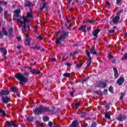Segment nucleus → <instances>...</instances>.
Returning a JSON list of instances; mask_svg holds the SVG:
<instances>
[{
    "mask_svg": "<svg viewBox=\"0 0 127 127\" xmlns=\"http://www.w3.org/2000/svg\"><path fill=\"white\" fill-rule=\"evenodd\" d=\"M33 18V15L31 14L30 12H28L27 14V15L26 17H23L22 18L24 21V25H23V28L24 31H25L26 30V23L28 24L29 23V20L27 18Z\"/></svg>",
    "mask_w": 127,
    "mask_h": 127,
    "instance_id": "nucleus-4",
    "label": "nucleus"
},
{
    "mask_svg": "<svg viewBox=\"0 0 127 127\" xmlns=\"http://www.w3.org/2000/svg\"><path fill=\"white\" fill-rule=\"evenodd\" d=\"M117 84L119 86H122L124 83H125V78L123 77H120L117 81Z\"/></svg>",
    "mask_w": 127,
    "mask_h": 127,
    "instance_id": "nucleus-9",
    "label": "nucleus"
},
{
    "mask_svg": "<svg viewBox=\"0 0 127 127\" xmlns=\"http://www.w3.org/2000/svg\"><path fill=\"white\" fill-rule=\"evenodd\" d=\"M27 24H28V23L26 24V27H27V28L28 29V30H29L30 29V26H29V25H27Z\"/></svg>",
    "mask_w": 127,
    "mask_h": 127,
    "instance_id": "nucleus-53",
    "label": "nucleus"
},
{
    "mask_svg": "<svg viewBox=\"0 0 127 127\" xmlns=\"http://www.w3.org/2000/svg\"><path fill=\"white\" fill-rule=\"evenodd\" d=\"M20 48H22V46L19 45V46H17V49H20Z\"/></svg>",
    "mask_w": 127,
    "mask_h": 127,
    "instance_id": "nucleus-61",
    "label": "nucleus"
},
{
    "mask_svg": "<svg viewBox=\"0 0 127 127\" xmlns=\"http://www.w3.org/2000/svg\"><path fill=\"white\" fill-rule=\"evenodd\" d=\"M28 122H33V118L31 117H29L27 118Z\"/></svg>",
    "mask_w": 127,
    "mask_h": 127,
    "instance_id": "nucleus-43",
    "label": "nucleus"
},
{
    "mask_svg": "<svg viewBox=\"0 0 127 127\" xmlns=\"http://www.w3.org/2000/svg\"><path fill=\"white\" fill-rule=\"evenodd\" d=\"M46 6H47V2L46 1H44L43 3V6H40V10H42L44 9V8H46Z\"/></svg>",
    "mask_w": 127,
    "mask_h": 127,
    "instance_id": "nucleus-21",
    "label": "nucleus"
},
{
    "mask_svg": "<svg viewBox=\"0 0 127 127\" xmlns=\"http://www.w3.org/2000/svg\"><path fill=\"white\" fill-rule=\"evenodd\" d=\"M86 27H87L86 25L81 26L78 28V30H79V31H83L84 33H86V32H87V30H86Z\"/></svg>",
    "mask_w": 127,
    "mask_h": 127,
    "instance_id": "nucleus-16",
    "label": "nucleus"
},
{
    "mask_svg": "<svg viewBox=\"0 0 127 127\" xmlns=\"http://www.w3.org/2000/svg\"><path fill=\"white\" fill-rule=\"evenodd\" d=\"M2 32L4 35H5L6 36H7V35H8V33H7V31L5 30V28H2Z\"/></svg>",
    "mask_w": 127,
    "mask_h": 127,
    "instance_id": "nucleus-25",
    "label": "nucleus"
},
{
    "mask_svg": "<svg viewBox=\"0 0 127 127\" xmlns=\"http://www.w3.org/2000/svg\"><path fill=\"white\" fill-rule=\"evenodd\" d=\"M12 122L10 121H6L5 122V126L6 127H12Z\"/></svg>",
    "mask_w": 127,
    "mask_h": 127,
    "instance_id": "nucleus-22",
    "label": "nucleus"
},
{
    "mask_svg": "<svg viewBox=\"0 0 127 127\" xmlns=\"http://www.w3.org/2000/svg\"><path fill=\"white\" fill-rule=\"evenodd\" d=\"M86 116H87V113H86L85 112L81 113V118H85V117H86Z\"/></svg>",
    "mask_w": 127,
    "mask_h": 127,
    "instance_id": "nucleus-38",
    "label": "nucleus"
},
{
    "mask_svg": "<svg viewBox=\"0 0 127 127\" xmlns=\"http://www.w3.org/2000/svg\"><path fill=\"white\" fill-rule=\"evenodd\" d=\"M100 32V29H97L96 30H94L92 32V34H93V36H94V39H97L98 38V34Z\"/></svg>",
    "mask_w": 127,
    "mask_h": 127,
    "instance_id": "nucleus-14",
    "label": "nucleus"
},
{
    "mask_svg": "<svg viewBox=\"0 0 127 127\" xmlns=\"http://www.w3.org/2000/svg\"><path fill=\"white\" fill-rule=\"evenodd\" d=\"M91 127H97V122L94 121L92 122Z\"/></svg>",
    "mask_w": 127,
    "mask_h": 127,
    "instance_id": "nucleus-36",
    "label": "nucleus"
},
{
    "mask_svg": "<svg viewBox=\"0 0 127 127\" xmlns=\"http://www.w3.org/2000/svg\"><path fill=\"white\" fill-rule=\"evenodd\" d=\"M0 39H2V38H3V35L2 34V31H0Z\"/></svg>",
    "mask_w": 127,
    "mask_h": 127,
    "instance_id": "nucleus-51",
    "label": "nucleus"
},
{
    "mask_svg": "<svg viewBox=\"0 0 127 127\" xmlns=\"http://www.w3.org/2000/svg\"><path fill=\"white\" fill-rule=\"evenodd\" d=\"M83 65H84V63H82L80 64H77L76 68H77V69H79V68H81V67H82V66H83Z\"/></svg>",
    "mask_w": 127,
    "mask_h": 127,
    "instance_id": "nucleus-41",
    "label": "nucleus"
},
{
    "mask_svg": "<svg viewBox=\"0 0 127 127\" xmlns=\"http://www.w3.org/2000/svg\"><path fill=\"white\" fill-rule=\"evenodd\" d=\"M35 124H36V125H39V126H41V127H43V123H41L39 121H36Z\"/></svg>",
    "mask_w": 127,
    "mask_h": 127,
    "instance_id": "nucleus-40",
    "label": "nucleus"
},
{
    "mask_svg": "<svg viewBox=\"0 0 127 127\" xmlns=\"http://www.w3.org/2000/svg\"><path fill=\"white\" fill-rule=\"evenodd\" d=\"M74 93H75V90H73L72 92H70V97H74Z\"/></svg>",
    "mask_w": 127,
    "mask_h": 127,
    "instance_id": "nucleus-49",
    "label": "nucleus"
},
{
    "mask_svg": "<svg viewBox=\"0 0 127 127\" xmlns=\"http://www.w3.org/2000/svg\"><path fill=\"white\" fill-rule=\"evenodd\" d=\"M10 93V91L8 90H2L0 92V96H6V95H8Z\"/></svg>",
    "mask_w": 127,
    "mask_h": 127,
    "instance_id": "nucleus-15",
    "label": "nucleus"
},
{
    "mask_svg": "<svg viewBox=\"0 0 127 127\" xmlns=\"http://www.w3.org/2000/svg\"><path fill=\"white\" fill-rule=\"evenodd\" d=\"M10 90L12 93H15L16 94L18 93V88L16 87H12Z\"/></svg>",
    "mask_w": 127,
    "mask_h": 127,
    "instance_id": "nucleus-17",
    "label": "nucleus"
},
{
    "mask_svg": "<svg viewBox=\"0 0 127 127\" xmlns=\"http://www.w3.org/2000/svg\"><path fill=\"white\" fill-rule=\"evenodd\" d=\"M12 127H18L17 125L16 124H15V123L12 122Z\"/></svg>",
    "mask_w": 127,
    "mask_h": 127,
    "instance_id": "nucleus-54",
    "label": "nucleus"
},
{
    "mask_svg": "<svg viewBox=\"0 0 127 127\" xmlns=\"http://www.w3.org/2000/svg\"><path fill=\"white\" fill-rule=\"evenodd\" d=\"M15 77L20 81L19 84L22 86L24 85V83H27L28 81H29V79L27 78V77H29V72L27 71H25L23 73L19 72L18 73H16L15 75Z\"/></svg>",
    "mask_w": 127,
    "mask_h": 127,
    "instance_id": "nucleus-1",
    "label": "nucleus"
},
{
    "mask_svg": "<svg viewBox=\"0 0 127 127\" xmlns=\"http://www.w3.org/2000/svg\"><path fill=\"white\" fill-rule=\"evenodd\" d=\"M63 76H64V77H65L66 78H70V77H71V73H64Z\"/></svg>",
    "mask_w": 127,
    "mask_h": 127,
    "instance_id": "nucleus-28",
    "label": "nucleus"
},
{
    "mask_svg": "<svg viewBox=\"0 0 127 127\" xmlns=\"http://www.w3.org/2000/svg\"><path fill=\"white\" fill-rule=\"evenodd\" d=\"M20 13H21V10L20 9L16 10L14 11V15H15L16 17H19V18L16 19L17 24H18L19 22H22V21H21L22 19V17H21V15H19Z\"/></svg>",
    "mask_w": 127,
    "mask_h": 127,
    "instance_id": "nucleus-5",
    "label": "nucleus"
},
{
    "mask_svg": "<svg viewBox=\"0 0 127 127\" xmlns=\"http://www.w3.org/2000/svg\"><path fill=\"white\" fill-rule=\"evenodd\" d=\"M37 46V45H36L35 47H30V48H32V49H36Z\"/></svg>",
    "mask_w": 127,
    "mask_h": 127,
    "instance_id": "nucleus-63",
    "label": "nucleus"
},
{
    "mask_svg": "<svg viewBox=\"0 0 127 127\" xmlns=\"http://www.w3.org/2000/svg\"><path fill=\"white\" fill-rule=\"evenodd\" d=\"M80 102L79 101V102H77L75 103V108L76 109H79V106H80Z\"/></svg>",
    "mask_w": 127,
    "mask_h": 127,
    "instance_id": "nucleus-42",
    "label": "nucleus"
},
{
    "mask_svg": "<svg viewBox=\"0 0 127 127\" xmlns=\"http://www.w3.org/2000/svg\"><path fill=\"white\" fill-rule=\"evenodd\" d=\"M2 114V116H3V117H5V111L4 110H2L1 112H0Z\"/></svg>",
    "mask_w": 127,
    "mask_h": 127,
    "instance_id": "nucleus-47",
    "label": "nucleus"
},
{
    "mask_svg": "<svg viewBox=\"0 0 127 127\" xmlns=\"http://www.w3.org/2000/svg\"><path fill=\"white\" fill-rule=\"evenodd\" d=\"M105 118L107 120H111V115L109 114V113L106 112L105 114Z\"/></svg>",
    "mask_w": 127,
    "mask_h": 127,
    "instance_id": "nucleus-27",
    "label": "nucleus"
},
{
    "mask_svg": "<svg viewBox=\"0 0 127 127\" xmlns=\"http://www.w3.org/2000/svg\"><path fill=\"white\" fill-rule=\"evenodd\" d=\"M78 54V52L77 51H75L74 52L71 53L70 54V56H74V55H76V54Z\"/></svg>",
    "mask_w": 127,
    "mask_h": 127,
    "instance_id": "nucleus-44",
    "label": "nucleus"
},
{
    "mask_svg": "<svg viewBox=\"0 0 127 127\" xmlns=\"http://www.w3.org/2000/svg\"><path fill=\"white\" fill-rule=\"evenodd\" d=\"M85 52L87 56L88 57V59L87 60L92 61V57H91V53L88 51H87V50L85 51Z\"/></svg>",
    "mask_w": 127,
    "mask_h": 127,
    "instance_id": "nucleus-23",
    "label": "nucleus"
},
{
    "mask_svg": "<svg viewBox=\"0 0 127 127\" xmlns=\"http://www.w3.org/2000/svg\"><path fill=\"white\" fill-rule=\"evenodd\" d=\"M108 57L109 58V59H111V58H113V57H114L113 56H112V53H109V55L108 56Z\"/></svg>",
    "mask_w": 127,
    "mask_h": 127,
    "instance_id": "nucleus-57",
    "label": "nucleus"
},
{
    "mask_svg": "<svg viewBox=\"0 0 127 127\" xmlns=\"http://www.w3.org/2000/svg\"><path fill=\"white\" fill-rule=\"evenodd\" d=\"M3 51V56L4 57V58H5V59H6V57H5V55H6V54H7V51H6V49H4Z\"/></svg>",
    "mask_w": 127,
    "mask_h": 127,
    "instance_id": "nucleus-34",
    "label": "nucleus"
},
{
    "mask_svg": "<svg viewBox=\"0 0 127 127\" xmlns=\"http://www.w3.org/2000/svg\"><path fill=\"white\" fill-rule=\"evenodd\" d=\"M106 108L107 110H109L110 109V105H107L106 106Z\"/></svg>",
    "mask_w": 127,
    "mask_h": 127,
    "instance_id": "nucleus-62",
    "label": "nucleus"
},
{
    "mask_svg": "<svg viewBox=\"0 0 127 127\" xmlns=\"http://www.w3.org/2000/svg\"><path fill=\"white\" fill-rule=\"evenodd\" d=\"M64 25H65V26H66V27L67 28V29H68V30H72V29H71V28H70V27H69L67 24H66V23H65V24H64Z\"/></svg>",
    "mask_w": 127,
    "mask_h": 127,
    "instance_id": "nucleus-48",
    "label": "nucleus"
},
{
    "mask_svg": "<svg viewBox=\"0 0 127 127\" xmlns=\"http://www.w3.org/2000/svg\"><path fill=\"white\" fill-rule=\"evenodd\" d=\"M8 33L9 37H10V38L14 37V35L13 34V29L12 28H9L8 29Z\"/></svg>",
    "mask_w": 127,
    "mask_h": 127,
    "instance_id": "nucleus-10",
    "label": "nucleus"
},
{
    "mask_svg": "<svg viewBox=\"0 0 127 127\" xmlns=\"http://www.w3.org/2000/svg\"><path fill=\"white\" fill-rule=\"evenodd\" d=\"M43 120L44 122H48V121H49V117L48 116H45L43 117Z\"/></svg>",
    "mask_w": 127,
    "mask_h": 127,
    "instance_id": "nucleus-33",
    "label": "nucleus"
},
{
    "mask_svg": "<svg viewBox=\"0 0 127 127\" xmlns=\"http://www.w3.org/2000/svg\"><path fill=\"white\" fill-rule=\"evenodd\" d=\"M78 124L79 123H78V121H74L72 122V124L69 125V126L70 127H77Z\"/></svg>",
    "mask_w": 127,
    "mask_h": 127,
    "instance_id": "nucleus-19",
    "label": "nucleus"
},
{
    "mask_svg": "<svg viewBox=\"0 0 127 127\" xmlns=\"http://www.w3.org/2000/svg\"><path fill=\"white\" fill-rule=\"evenodd\" d=\"M87 23H91V24H94L95 23V21L94 20H88L86 21Z\"/></svg>",
    "mask_w": 127,
    "mask_h": 127,
    "instance_id": "nucleus-45",
    "label": "nucleus"
},
{
    "mask_svg": "<svg viewBox=\"0 0 127 127\" xmlns=\"http://www.w3.org/2000/svg\"><path fill=\"white\" fill-rule=\"evenodd\" d=\"M124 97H125V93L122 92V93H121V96H120V100H121V101L123 100H124Z\"/></svg>",
    "mask_w": 127,
    "mask_h": 127,
    "instance_id": "nucleus-37",
    "label": "nucleus"
},
{
    "mask_svg": "<svg viewBox=\"0 0 127 127\" xmlns=\"http://www.w3.org/2000/svg\"><path fill=\"white\" fill-rule=\"evenodd\" d=\"M116 3L117 5H122L123 4V0H117Z\"/></svg>",
    "mask_w": 127,
    "mask_h": 127,
    "instance_id": "nucleus-31",
    "label": "nucleus"
},
{
    "mask_svg": "<svg viewBox=\"0 0 127 127\" xmlns=\"http://www.w3.org/2000/svg\"><path fill=\"white\" fill-rule=\"evenodd\" d=\"M89 77H85V78L83 79L82 81H81V84H84L86 81H87V80L89 79Z\"/></svg>",
    "mask_w": 127,
    "mask_h": 127,
    "instance_id": "nucleus-39",
    "label": "nucleus"
},
{
    "mask_svg": "<svg viewBox=\"0 0 127 127\" xmlns=\"http://www.w3.org/2000/svg\"><path fill=\"white\" fill-rule=\"evenodd\" d=\"M127 59V53L124 54V57L121 58V60H122V61H124Z\"/></svg>",
    "mask_w": 127,
    "mask_h": 127,
    "instance_id": "nucleus-32",
    "label": "nucleus"
},
{
    "mask_svg": "<svg viewBox=\"0 0 127 127\" xmlns=\"http://www.w3.org/2000/svg\"><path fill=\"white\" fill-rule=\"evenodd\" d=\"M8 11H7V10L4 11V16L5 19H7V20L8 19Z\"/></svg>",
    "mask_w": 127,
    "mask_h": 127,
    "instance_id": "nucleus-29",
    "label": "nucleus"
},
{
    "mask_svg": "<svg viewBox=\"0 0 127 127\" xmlns=\"http://www.w3.org/2000/svg\"><path fill=\"white\" fill-rule=\"evenodd\" d=\"M115 30L114 29L109 30V33H114Z\"/></svg>",
    "mask_w": 127,
    "mask_h": 127,
    "instance_id": "nucleus-55",
    "label": "nucleus"
},
{
    "mask_svg": "<svg viewBox=\"0 0 127 127\" xmlns=\"http://www.w3.org/2000/svg\"><path fill=\"white\" fill-rule=\"evenodd\" d=\"M107 82H104L102 81H99L98 83L97 84V87L98 88H102L104 89V88L107 87Z\"/></svg>",
    "mask_w": 127,
    "mask_h": 127,
    "instance_id": "nucleus-7",
    "label": "nucleus"
},
{
    "mask_svg": "<svg viewBox=\"0 0 127 127\" xmlns=\"http://www.w3.org/2000/svg\"><path fill=\"white\" fill-rule=\"evenodd\" d=\"M116 120L119 122H124L127 120V117L125 115H120L117 118Z\"/></svg>",
    "mask_w": 127,
    "mask_h": 127,
    "instance_id": "nucleus-8",
    "label": "nucleus"
},
{
    "mask_svg": "<svg viewBox=\"0 0 127 127\" xmlns=\"http://www.w3.org/2000/svg\"><path fill=\"white\" fill-rule=\"evenodd\" d=\"M32 5H33V3L30 2V1H29V0H25V2H24L25 7L32 6Z\"/></svg>",
    "mask_w": 127,
    "mask_h": 127,
    "instance_id": "nucleus-11",
    "label": "nucleus"
},
{
    "mask_svg": "<svg viewBox=\"0 0 127 127\" xmlns=\"http://www.w3.org/2000/svg\"><path fill=\"white\" fill-rule=\"evenodd\" d=\"M105 3H106V4L107 5H108L109 6H110V5H111V3H110V2H109V1H106V2H105Z\"/></svg>",
    "mask_w": 127,
    "mask_h": 127,
    "instance_id": "nucleus-58",
    "label": "nucleus"
},
{
    "mask_svg": "<svg viewBox=\"0 0 127 127\" xmlns=\"http://www.w3.org/2000/svg\"><path fill=\"white\" fill-rule=\"evenodd\" d=\"M93 92L94 93H95V94H97V95H100V96H103V92L101 90H99V91H98L93 90Z\"/></svg>",
    "mask_w": 127,
    "mask_h": 127,
    "instance_id": "nucleus-30",
    "label": "nucleus"
},
{
    "mask_svg": "<svg viewBox=\"0 0 127 127\" xmlns=\"http://www.w3.org/2000/svg\"><path fill=\"white\" fill-rule=\"evenodd\" d=\"M55 110H56V109L54 106L52 107V110H50L49 107L41 106L39 108H35L34 110V113L35 115L39 116V115H41L42 114H43V113H45V112H53Z\"/></svg>",
    "mask_w": 127,
    "mask_h": 127,
    "instance_id": "nucleus-2",
    "label": "nucleus"
},
{
    "mask_svg": "<svg viewBox=\"0 0 127 127\" xmlns=\"http://www.w3.org/2000/svg\"><path fill=\"white\" fill-rule=\"evenodd\" d=\"M121 13H122V11H120L117 12V16H120V15H121Z\"/></svg>",
    "mask_w": 127,
    "mask_h": 127,
    "instance_id": "nucleus-52",
    "label": "nucleus"
},
{
    "mask_svg": "<svg viewBox=\"0 0 127 127\" xmlns=\"http://www.w3.org/2000/svg\"><path fill=\"white\" fill-rule=\"evenodd\" d=\"M30 73H31L33 75L34 74H37L39 75L40 77H42L43 75L42 74V72H40V70H37L36 69H33L30 71Z\"/></svg>",
    "mask_w": 127,
    "mask_h": 127,
    "instance_id": "nucleus-6",
    "label": "nucleus"
},
{
    "mask_svg": "<svg viewBox=\"0 0 127 127\" xmlns=\"http://www.w3.org/2000/svg\"><path fill=\"white\" fill-rule=\"evenodd\" d=\"M31 40L29 38H26V40L24 41V43L26 45H29L30 44V42Z\"/></svg>",
    "mask_w": 127,
    "mask_h": 127,
    "instance_id": "nucleus-26",
    "label": "nucleus"
},
{
    "mask_svg": "<svg viewBox=\"0 0 127 127\" xmlns=\"http://www.w3.org/2000/svg\"><path fill=\"white\" fill-rule=\"evenodd\" d=\"M120 16H116L113 19V23L116 24V23H118V22L119 20H120Z\"/></svg>",
    "mask_w": 127,
    "mask_h": 127,
    "instance_id": "nucleus-20",
    "label": "nucleus"
},
{
    "mask_svg": "<svg viewBox=\"0 0 127 127\" xmlns=\"http://www.w3.org/2000/svg\"><path fill=\"white\" fill-rule=\"evenodd\" d=\"M67 37H69V32H63L62 33L61 35L60 36L59 38L57 39L56 41V45H58V44H60L62 41H64Z\"/></svg>",
    "mask_w": 127,
    "mask_h": 127,
    "instance_id": "nucleus-3",
    "label": "nucleus"
},
{
    "mask_svg": "<svg viewBox=\"0 0 127 127\" xmlns=\"http://www.w3.org/2000/svg\"><path fill=\"white\" fill-rule=\"evenodd\" d=\"M2 3L3 5H5V6L7 5V2H6L5 1H2Z\"/></svg>",
    "mask_w": 127,
    "mask_h": 127,
    "instance_id": "nucleus-56",
    "label": "nucleus"
},
{
    "mask_svg": "<svg viewBox=\"0 0 127 127\" xmlns=\"http://www.w3.org/2000/svg\"><path fill=\"white\" fill-rule=\"evenodd\" d=\"M9 100H10V98H9V97L7 96H5V97L2 96L1 98L2 102L4 104H7Z\"/></svg>",
    "mask_w": 127,
    "mask_h": 127,
    "instance_id": "nucleus-12",
    "label": "nucleus"
},
{
    "mask_svg": "<svg viewBox=\"0 0 127 127\" xmlns=\"http://www.w3.org/2000/svg\"><path fill=\"white\" fill-rule=\"evenodd\" d=\"M37 29H38V28H37V27H35L34 28V31H35V33H37Z\"/></svg>",
    "mask_w": 127,
    "mask_h": 127,
    "instance_id": "nucleus-59",
    "label": "nucleus"
},
{
    "mask_svg": "<svg viewBox=\"0 0 127 127\" xmlns=\"http://www.w3.org/2000/svg\"><path fill=\"white\" fill-rule=\"evenodd\" d=\"M17 39L18 41L19 42V41H20L21 40V38L17 37Z\"/></svg>",
    "mask_w": 127,
    "mask_h": 127,
    "instance_id": "nucleus-64",
    "label": "nucleus"
},
{
    "mask_svg": "<svg viewBox=\"0 0 127 127\" xmlns=\"http://www.w3.org/2000/svg\"><path fill=\"white\" fill-rule=\"evenodd\" d=\"M90 53L91 54H93V55H96L97 56L99 55V53H97V51L95 49V46H93L91 49Z\"/></svg>",
    "mask_w": 127,
    "mask_h": 127,
    "instance_id": "nucleus-13",
    "label": "nucleus"
},
{
    "mask_svg": "<svg viewBox=\"0 0 127 127\" xmlns=\"http://www.w3.org/2000/svg\"><path fill=\"white\" fill-rule=\"evenodd\" d=\"M65 64L67 67H71V66H72V64H71L70 63H66Z\"/></svg>",
    "mask_w": 127,
    "mask_h": 127,
    "instance_id": "nucleus-50",
    "label": "nucleus"
},
{
    "mask_svg": "<svg viewBox=\"0 0 127 127\" xmlns=\"http://www.w3.org/2000/svg\"><path fill=\"white\" fill-rule=\"evenodd\" d=\"M103 95H108V89H105L103 92Z\"/></svg>",
    "mask_w": 127,
    "mask_h": 127,
    "instance_id": "nucleus-46",
    "label": "nucleus"
},
{
    "mask_svg": "<svg viewBox=\"0 0 127 127\" xmlns=\"http://www.w3.org/2000/svg\"><path fill=\"white\" fill-rule=\"evenodd\" d=\"M113 70L114 71L115 78H116V79L119 78V71H118V69H117V68L114 67Z\"/></svg>",
    "mask_w": 127,
    "mask_h": 127,
    "instance_id": "nucleus-18",
    "label": "nucleus"
},
{
    "mask_svg": "<svg viewBox=\"0 0 127 127\" xmlns=\"http://www.w3.org/2000/svg\"><path fill=\"white\" fill-rule=\"evenodd\" d=\"M91 64H92V61L91 60H87V65L85 67V69H87L90 66H91Z\"/></svg>",
    "mask_w": 127,
    "mask_h": 127,
    "instance_id": "nucleus-24",
    "label": "nucleus"
},
{
    "mask_svg": "<svg viewBox=\"0 0 127 127\" xmlns=\"http://www.w3.org/2000/svg\"><path fill=\"white\" fill-rule=\"evenodd\" d=\"M3 11V9L2 8V7H0V13H1Z\"/></svg>",
    "mask_w": 127,
    "mask_h": 127,
    "instance_id": "nucleus-60",
    "label": "nucleus"
},
{
    "mask_svg": "<svg viewBox=\"0 0 127 127\" xmlns=\"http://www.w3.org/2000/svg\"><path fill=\"white\" fill-rule=\"evenodd\" d=\"M109 91L110 92V93H114V87L112 86H110L109 88Z\"/></svg>",
    "mask_w": 127,
    "mask_h": 127,
    "instance_id": "nucleus-35",
    "label": "nucleus"
}]
</instances>
